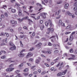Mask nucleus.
<instances>
[{"instance_id": "1", "label": "nucleus", "mask_w": 77, "mask_h": 77, "mask_svg": "<svg viewBox=\"0 0 77 77\" xmlns=\"http://www.w3.org/2000/svg\"><path fill=\"white\" fill-rule=\"evenodd\" d=\"M47 15V13H43L40 14V16H42L43 18H45V16Z\"/></svg>"}, {"instance_id": "2", "label": "nucleus", "mask_w": 77, "mask_h": 77, "mask_svg": "<svg viewBox=\"0 0 77 77\" xmlns=\"http://www.w3.org/2000/svg\"><path fill=\"white\" fill-rule=\"evenodd\" d=\"M29 18V17L27 16H26V17H25L22 18L21 19H18V20L20 22H21L22 21H23L24 19H28Z\"/></svg>"}, {"instance_id": "3", "label": "nucleus", "mask_w": 77, "mask_h": 77, "mask_svg": "<svg viewBox=\"0 0 77 77\" xmlns=\"http://www.w3.org/2000/svg\"><path fill=\"white\" fill-rule=\"evenodd\" d=\"M17 9L19 10V16H21V10H20V7L17 8Z\"/></svg>"}, {"instance_id": "4", "label": "nucleus", "mask_w": 77, "mask_h": 77, "mask_svg": "<svg viewBox=\"0 0 77 77\" xmlns=\"http://www.w3.org/2000/svg\"><path fill=\"white\" fill-rule=\"evenodd\" d=\"M15 49H16V47H15V45H13L10 48V50L12 51L15 50Z\"/></svg>"}, {"instance_id": "5", "label": "nucleus", "mask_w": 77, "mask_h": 77, "mask_svg": "<svg viewBox=\"0 0 77 77\" xmlns=\"http://www.w3.org/2000/svg\"><path fill=\"white\" fill-rule=\"evenodd\" d=\"M32 56H33V54L31 52H29L26 56V58H29V57H31Z\"/></svg>"}, {"instance_id": "6", "label": "nucleus", "mask_w": 77, "mask_h": 77, "mask_svg": "<svg viewBox=\"0 0 77 77\" xmlns=\"http://www.w3.org/2000/svg\"><path fill=\"white\" fill-rule=\"evenodd\" d=\"M71 57H72L68 59V60H71V59H74L75 58V56L74 55L71 54Z\"/></svg>"}, {"instance_id": "7", "label": "nucleus", "mask_w": 77, "mask_h": 77, "mask_svg": "<svg viewBox=\"0 0 77 77\" xmlns=\"http://www.w3.org/2000/svg\"><path fill=\"white\" fill-rule=\"evenodd\" d=\"M14 69V68H10L7 69H6L7 71H8V72H11L12 71H13Z\"/></svg>"}, {"instance_id": "8", "label": "nucleus", "mask_w": 77, "mask_h": 77, "mask_svg": "<svg viewBox=\"0 0 77 77\" xmlns=\"http://www.w3.org/2000/svg\"><path fill=\"white\" fill-rule=\"evenodd\" d=\"M11 24H17V21H14V20H12L11 21Z\"/></svg>"}, {"instance_id": "9", "label": "nucleus", "mask_w": 77, "mask_h": 77, "mask_svg": "<svg viewBox=\"0 0 77 77\" xmlns=\"http://www.w3.org/2000/svg\"><path fill=\"white\" fill-rule=\"evenodd\" d=\"M25 56V54H18V56L20 57H24Z\"/></svg>"}, {"instance_id": "10", "label": "nucleus", "mask_w": 77, "mask_h": 77, "mask_svg": "<svg viewBox=\"0 0 77 77\" xmlns=\"http://www.w3.org/2000/svg\"><path fill=\"white\" fill-rule=\"evenodd\" d=\"M12 60V58H9V59H8V60H7V61H10V62L11 63L15 62V61Z\"/></svg>"}, {"instance_id": "11", "label": "nucleus", "mask_w": 77, "mask_h": 77, "mask_svg": "<svg viewBox=\"0 0 77 77\" xmlns=\"http://www.w3.org/2000/svg\"><path fill=\"white\" fill-rule=\"evenodd\" d=\"M49 22L50 23V27H52V26H53V24L52 23V22H51V20H49Z\"/></svg>"}, {"instance_id": "12", "label": "nucleus", "mask_w": 77, "mask_h": 77, "mask_svg": "<svg viewBox=\"0 0 77 77\" xmlns=\"http://www.w3.org/2000/svg\"><path fill=\"white\" fill-rule=\"evenodd\" d=\"M73 36H72V35H70V38H69V41H70L71 42V41H72V40H73Z\"/></svg>"}, {"instance_id": "13", "label": "nucleus", "mask_w": 77, "mask_h": 77, "mask_svg": "<svg viewBox=\"0 0 77 77\" xmlns=\"http://www.w3.org/2000/svg\"><path fill=\"white\" fill-rule=\"evenodd\" d=\"M66 14H67V15H68L69 16H71L72 15V13H71L69 11H67L66 12Z\"/></svg>"}, {"instance_id": "14", "label": "nucleus", "mask_w": 77, "mask_h": 77, "mask_svg": "<svg viewBox=\"0 0 77 77\" xmlns=\"http://www.w3.org/2000/svg\"><path fill=\"white\" fill-rule=\"evenodd\" d=\"M42 45V44L41 43H39L38 44V45H37V47H38V48H41V45Z\"/></svg>"}, {"instance_id": "15", "label": "nucleus", "mask_w": 77, "mask_h": 77, "mask_svg": "<svg viewBox=\"0 0 77 77\" xmlns=\"http://www.w3.org/2000/svg\"><path fill=\"white\" fill-rule=\"evenodd\" d=\"M69 6V4H65V9H67L68 8V6Z\"/></svg>"}, {"instance_id": "16", "label": "nucleus", "mask_w": 77, "mask_h": 77, "mask_svg": "<svg viewBox=\"0 0 77 77\" xmlns=\"http://www.w3.org/2000/svg\"><path fill=\"white\" fill-rule=\"evenodd\" d=\"M66 72H67V70H66L64 71H63L62 73V75H65V74H66Z\"/></svg>"}, {"instance_id": "17", "label": "nucleus", "mask_w": 77, "mask_h": 77, "mask_svg": "<svg viewBox=\"0 0 77 77\" xmlns=\"http://www.w3.org/2000/svg\"><path fill=\"white\" fill-rule=\"evenodd\" d=\"M6 16V17H8L9 16V13L8 12H5L4 14Z\"/></svg>"}, {"instance_id": "18", "label": "nucleus", "mask_w": 77, "mask_h": 77, "mask_svg": "<svg viewBox=\"0 0 77 77\" xmlns=\"http://www.w3.org/2000/svg\"><path fill=\"white\" fill-rule=\"evenodd\" d=\"M32 8H33V7L32 6H30V8H29V12H33V10H31V9H32Z\"/></svg>"}, {"instance_id": "19", "label": "nucleus", "mask_w": 77, "mask_h": 77, "mask_svg": "<svg viewBox=\"0 0 77 77\" xmlns=\"http://www.w3.org/2000/svg\"><path fill=\"white\" fill-rule=\"evenodd\" d=\"M40 62V61L39 60H36L35 61V63H37V64H38Z\"/></svg>"}, {"instance_id": "20", "label": "nucleus", "mask_w": 77, "mask_h": 77, "mask_svg": "<svg viewBox=\"0 0 77 77\" xmlns=\"http://www.w3.org/2000/svg\"><path fill=\"white\" fill-rule=\"evenodd\" d=\"M15 6H20V4H18V3L17 2H16L15 3Z\"/></svg>"}, {"instance_id": "21", "label": "nucleus", "mask_w": 77, "mask_h": 77, "mask_svg": "<svg viewBox=\"0 0 77 77\" xmlns=\"http://www.w3.org/2000/svg\"><path fill=\"white\" fill-rule=\"evenodd\" d=\"M62 75V72L59 73L57 74V76H61Z\"/></svg>"}, {"instance_id": "22", "label": "nucleus", "mask_w": 77, "mask_h": 77, "mask_svg": "<svg viewBox=\"0 0 77 77\" xmlns=\"http://www.w3.org/2000/svg\"><path fill=\"white\" fill-rule=\"evenodd\" d=\"M11 12H13V13H15V12H16V10L15 9H11Z\"/></svg>"}, {"instance_id": "23", "label": "nucleus", "mask_w": 77, "mask_h": 77, "mask_svg": "<svg viewBox=\"0 0 77 77\" xmlns=\"http://www.w3.org/2000/svg\"><path fill=\"white\" fill-rule=\"evenodd\" d=\"M6 57L5 56H3L1 57V59H6Z\"/></svg>"}, {"instance_id": "24", "label": "nucleus", "mask_w": 77, "mask_h": 77, "mask_svg": "<svg viewBox=\"0 0 77 77\" xmlns=\"http://www.w3.org/2000/svg\"><path fill=\"white\" fill-rule=\"evenodd\" d=\"M36 5H37V6H39L41 8H42V6L41 4H39V3H37L36 4Z\"/></svg>"}, {"instance_id": "25", "label": "nucleus", "mask_w": 77, "mask_h": 77, "mask_svg": "<svg viewBox=\"0 0 77 77\" xmlns=\"http://www.w3.org/2000/svg\"><path fill=\"white\" fill-rule=\"evenodd\" d=\"M73 10L75 11L77 10V6H75V7L74 8Z\"/></svg>"}, {"instance_id": "26", "label": "nucleus", "mask_w": 77, "mask_h": 77, "mask_svg": "<svg viewBox=\"0 0 77 77\" xmlns=\"http://www.w3.org/2000/svg\"><path fill=\"white\" fill-rule=\"evenodd\" d=\"M45 73H46V72H45V71H43L41 73V75H44V74H45Z\"/></svg>"}, {"instance_id": "27", "label": "nucleus", "mask_w": 77, "mask_h": 77, "mask_svg": "<svg viewBox=\"0 0 77 77\" xmlns=\"http://www.w3.org/2000/svg\"><path fill=\"white\" fill-rule=\"evenodd\" d=\"M44 25H42L41 27H40V29H41V30H43V29H44Z\"/></svg>"}, {"instance_id": "28", "label": "nucleus", "mask_w": 77, "mask_h": 77, "mask_svg": "<svg viewBox=\"0 0 77 77\" xmlns=\"http://www.w3.org/2000/svg\"><path fill=\"white\" fill-rule=\"evenodd\" d=\"M35 48H31L29 50V51H32V50H33Z\"/></svg>"}, {"instance_id": "29", "label": "nucleus", "mask_w": 77, "mask_h": 77, "mask_svg": "<svg viewBox=\"0 0 77 77\" xmlns=\"http://www.w3.org/2000/svg\"><path fill=\"white\" fill-rule=\"evenodd\" d=\"M24 65V63H21L19 66L20 67H21L22 66H23Z\"/></svg>"}, {"instance_id": "30", "label": "nucleus", "mask_w": 77, "mask_h": 77, "mask_svg": "<svg viewBox=\"0 0 77 77\" xmlns=\"http://www.w3.org/2000/svg\"><path fill=\"white\" fill-rule=\"evenodd\" d=\"M73 49H70L69 50V52L70 53H73Z\"/></svg>"}, {"instance_id": "31", "label": "nucleus", "mask_w": 77, "mask_h": 77, "mask_svg": "<svg viewBox=\"0 0 77 77\" xmlns=\"http://www.w3.org/2000/svg\"><path fill=\"white\" fill-rule=\"evenodd\" d=\"M45 24L46 26H48V22H46Z\"/></svg>"}, {"instance_id": "32", "label": "nucleus", "mask_w": 77, "mask_h": 77, "mask_svg": "<svg viewBox=\"0 0 77 77\" xmlns=\"http://www.w3.org/2000/svg\"><path fill=\"white\" fill-rule=\"evenodd\" d=\"M23 74L25 76H27L29 75V73H24Z\"/></svg>"}, {"instance_id": "33", "label": "nucleus", "mask_w": 77, "mask_h": 77, "mask_svg": "<svg viewBox=\"0 0 77 77\" xmlns=\"http://www.w3.org/2000/svg\"><path fill=\"white\" fill-rule=\"evenodd\" d=\"M54 53H59V51L56 50L54 51Z\"/></svg>"}, {"instance_id": "34", "label": "nucleus", "mask_w": 77, "mask_h": 77, "mask_svg": "<svg viewBox=\"0 0 77 77\" xmlns=\"http://www.w3.org/2000/svg\"><path fill=\"white\" fill-rule=\"evenodd\" d=\"M4 35H5V33H4L3 32H1L0 34V35L1 36H3Z\"/></svg>"}, {"instance_id": "35", "label": "nucleus", "mask_w": 77, "mask_h": 77, "mask_svg": "<svg viewBox=\"0 0 77 77\" xmlns=\"http://www.w3.org/2000/svg\"><path fill=\"white\" fill-rule=\"evenodd\" d=\"M29 61L30 62H33V59L32 58H30L29 59Z\"/></svg>"}, {"instance_id": "36", "label": "nucleus", "mask_w": 77, "mask_h": 77, "mask_svg": "<svg viewBox=\"0 0 77 77\" xmlns=\"http://www.w3.org/2000/svg\"><path fill=\"white\" fill-rule=\"evenodd\" d=\"M75 33V32H73L71 34V36H73V35H74Z\"/></svg>"}, {"instance_id": "37", "label": "nucleus", "mask_w": 77, "mask_h": 77, "mask_svg": "<svg viewBox=\"0 0 77 77\" xmlns=\"http://www.w3.org/2000/svg\"><path fill=\"white\" fill-rule=\"evenodd\" d=\"M42 53H47V51H42Z\"/></svg>"}, {"instance_id": "38", "label": "nucleus", "mask_w": 77, "mask_h": 77, "mask_svg": "<svg viewBox=\"0 0 77 77\" xmlns=\"http://www.w3.org/2000/svg\"><path fill=\"white\" fill-rule=\"evenodd\" d=\"M61 3H62V1H58L57 2V4H61Z\"/></svg>"}, {"instance_id": "39", "label": "nucleus", "mask_w": 77, "mask_h": 77, "mask_svg": "<svg viewBox=\"0 0 77 77\" xmlns=\"http://www.w3.org/2000/svg\"><path fill=\"white\" fill-rule=\"evenodd\" d=\"M28 69H26L23 70V72H27V71H28Z\"/></svg>"}, {"instance_id": "40", "label": "nucleus", "mask_w": 77, "mask_h": 77, "mask_svg": "<svg viewBox=\"0 0 77 77\" xmlns=\"http://www.w3.org/2000/svg\"><path fill=\"white\" fill-rule=\"evenodd\" d=\"M71 16L72 18H74L75 17V15H74V14H72V15Z\"/></svg>"}, {"instance_id": "41", "label": "nucleus", "mask_w": 77, "mask_h": 77, "mask_svg": "<svg viewBox=\"0 0 77 77\" xmlns=\"http://www.w3.org/2000/svg\"><path fill=\"white\" fill-rule=\"evenodd\" d=\"M45 64L47 67H49V66H50L48 64L45 63Z\"/></svg>"}, {"instance_id": "42", "label": "nucleus", "mask_w": 77, "mask_h": 77, "mask_svg": "<svg viewBox=\"0 0 77 77\" xmlns=\"http://www.w3.org/2000/svg\"><path fill=\"white\" fill-rule=\"evenodd\" d=\"M75 3L74 5L75 6L76 5H77V0H75Z\"/></svg>"}, {"instance_id": "43", "label": "nucleus", "mask_w": 77, "mask_h": 77, "mask_svg": "<svg viewBox=\"0 0 77 77\" xmlns=\"http://www.w3.org/2000/svg\"><path fill=\"white\" fill-rule=\"evenodd\" d=\"M71 32H67L65 33V34L66 35H68V34H69V33H71Z\"/></svg>"}, {"instance_id": "44", "label": "nucleus", "mask_w": 77, "mask_h": 77, "mask_svg": "<svg viewBox=\"0 0 77 77\" xmlns=\"http://www.w3.org/2000/svg\"><path fill=\"white\" fill-rule=\"evenodd\" d=\"M3 8H3L4 9H5V8H7V6L6 5H3Z\"/></svg>"}, {"instance_id": "45", "label": "nucleus", "mask_w": 77, "mask_h": 77, "mask_svg": "<svg viewBox=\"0 0 77 77\" xmlns=\"http://www.w3.org/2000/svg\"><path fill=\"white\" fill-rule=\"evenodd\" d=\"M20 72V71L17 70L15 71V73H16L17 74H18V73Z\"/></svg>"}, {"instance_id": "46", "label": "nucleus", "mask_w": 77, "mask_h": 77, "mask_svg": "<svg viewBox=\"0 0 77 77\" xmlns=\"http://www.w3.org/2000/svg\"><path fill=\"white\" fill-rule=\"evenodd\" d=\"M20 43L21 45V47H23V44L22 43V42H21V41H20Z\"/></svg>"}, {"instance_id": "47", "label": "nucleus", "mask_w": 77, "mask_h": 77, "mask_svg": "<svg viewBox=\"0 0 77 77\" xmlns=\"http://www.w3.org/2000/svg\"><path fill=\"white\" fill-rule=\"evenodd\" d=\"M10 45H11L12 46L14 45V44H13V43H12V42H10Z\"/></svg>"}, {"instance_id": "48", "label": "nucleus", "mask_w": 77, "mask_h": 77, "mask_svg": "<svg viewBox=\"0 0 77 77\" xmlns=\"http://www.w3.org/2000/svg\"><path fill=\"white\" fill-rule=\"evenodd\" d=\"M60 12V10H59L58 11V12H57L56 13V14H57V15H59V12Z\"/></svg>"}, {"instance_id": "49", "label": "nucleus", "mask_w": 77, "mask_h": 77, "mask_svg": "<svg viewBox=\"0 0 77 77\" xmlns=\"http://www.w3.org/2000/svg\"><path fill=\"white\" fill-rule=\"evenodd\" d=\"M62 23V20H59V24H61Z\"/></svg>"}, {"instance_id": "50", "label": "nucleus", "mask_w": 77, "mask_h": 77, "mask_svg": "<svg viewBox=\"0 0 77 77\" xmlns=\"http://www.w3.org/2000/svg\"><path fill=\"white\" fill-rule=\"evenodd\" d=\"M24 37V35H20L19 36L20 38H23Z\"/></svg>"}, {"instance_id": "51", "label": "nucleus", "mask_w": 77, "mask_h": 77, "mask_svg": "<svg viewBox=\"0 0 77 77\" xmlns=\"http://www.w3.org/2000/svg\"><path fill=\"white\" fill-rule=\"evenodd\" d=\"M26 64L28 65L29 66H31V64L29 63H26Z\"/></svg>"}, {"instance_id": "52", "label": "nucleus", "mask_w": 77, "mask_h": 77, "mask_svg": "<svg viewBox=\"0 0 77 77\" xmlns=\"http://www.w3.org/2000/svg\"><path fill=\"white\" fill-rule=\"evenodd\" d=\"M48 45H49V46H52V44H51V43L49 42L48 43Z\"/></svg>"}, {"instance_id": "53", "label": "nucleus", "mask_w": 77, "mask_h": 77, "mask_svg": "<svg viewBox=\"0 0 77 77\" xmlns=\"http://www.w3.org/2000/svg\"><path fill=\"white\" fill-rule=\"evenodd\" d=\"M10 31L11 32H14V30H13V29H11L10 30Z\"/></svg>"}, {"instance_id": "54", "label": "nucleus", "mask_w": 77, "mask_h": 77, "mask_svg": "<svg viewBox=\"0 0 77 77\" xmlns=\"http://www.w3.org/2000/svg\"><path fill=\"white\" fill-rule=\"evenodd\" d=\"M1 17L2 18H5V16H4V14H2L1 15Z\"/></svg>"}, {"instance_id": "55", "label": "nucleus", "mask_w": 77, "mask_h": 77, "mask_svg": "<svg viewBox=\"0 0 77 77\" xmlns=\"http://www.w3.org/2000/svg\"><path fill=\"white\" fill-rule=\"evenodd\" d=\"M24 12H25V13H26V14H27V15H29V14L26 11H24Z\"/></svg>"}, {"instance_id": "56", "label": "nucleus", "mask_w": 77, "mask_h": 77, "mask_svg": "<svg viewBox=\"0 0 77 77\" xmlns=\"http://www.w3.org/2000/svg\"><path fill=\"white\" fill-rule=\"evenodd\" d=\"M9 66H10V67H13V66H14V64H11Z\"/></svg>"}, {"instance_id": "57", "label": "nucleus", "mask_w": 77, "mask_h": 77, "mask_svg": "<svg viewBox=\"0 0 77 77\" xmlns=\"http://www.w3.org/2000/svg\"><path fill=\"white\" fill-rule=\"evenodd\" d=\"M40 23L41 24H42L43 23V20H41L40 21Z\"/></svg>"}, {"instance_id": "58", "label": "nucleus", "mask_w": 77, "mask_h": 77, "mask_svg": "<svg viewBox=\"0 0 77 77\" xmlns=\"http://www.w3.org/2000/svg\"><path fill=\"white\" fill-rule=\"evenodd\" d=\"M47 54H51V52L50 51H47Z\"/></svg>"}, {"instance_id": "59", "label": "nucleus", "mask_w": 77, "mask_h": 77, "mask_svg": "<svg viewBox=\"0 0 77 77\" xmlns=\"http://www.w3.org/2000/svg\"><path fill=\"white\" fill-rule=\"evenodd\" d=\"M51 32H53L54 31V29L53 28L51 29Z\"/></svg>"}, {"instance_id": "60", "label": "nucleus", "mask_w": 77, "mask_h": 77, "mask_svg": "<svg viewBox=\"0 0 77 77\" xmlns=\"http://www.w3.org/2000/svg\"><path fill=\"white\" fill-rule=\"evenodd\" d=\"M54 69V67H52L51 69V71H53Z\"/></svg>"}, {"instance_id": "61", "label": "nucleus", "mask_w": 77, "mask_h": 77, "mask_svg": "<svg viewBox=\"0 0 77 77\" xmlns=\"http://www.w3.org/2000/svg\"><path fill=\"white\" fill-rule=\"evenodd\" d=\"M5 34H6L7 37H8V36H9V34H8V33L5 32Z\"/></svg>"}, {"instance_id": "62", "label": "nucleus", "mask_w": 77, "mask_h": 77, "mask_svg": "<svg viewBox=\"0 0 77 77\" xmlns=\"http://www.w3.org/2000/svg\"><path fill=\"white\" fill-rule=\"evenodd\" d=\"M37 73H38V72L36 71L35 72H33L34 74H37Z\"/></svg>"}, {"instance_id": "63", "label": "nucleus", "mask_w": 77, "mask_h": 77, "mask_svg": "<svg viewBox=\"0 0 77 77\" xmlns=\"http://www.w3.org/2000/svg\"><path fill=\"white\" fill-rule=\"evenodd\" d=\"M5 45V43H2L0 45H1L2 46L3 45Z\"/></svg>"}, {"instance_id": "64", "label": "nucleus", "mask_w": 77, "mask_h": 77, "mask_svg": "<svg viewBox=\"0 0 77 77\" xmlns=\"http://www.w3.org/2000/svg\"><path fill=\"white\" fill-rule=\"evenodd\" d=\"M61 25L62 26H65V24H64L63 23H61Z\"/></svg>"}]
</instances>
